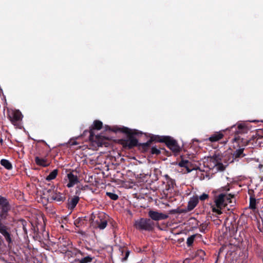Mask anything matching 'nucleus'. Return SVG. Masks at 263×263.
I'll list each match as a JSON object with an SVG mask.
<instances>
[{
  "instance_id": "nucleus-19",
  "label": "nucleus",
  "mask_w": 263,
  "mask_h": 263,
  "mask_svg": "<svg viewBox=\"0 0 263 263\" xmlns=\"http://www.w3.org/2000/svg\"><path fill=\"white\" fill-rule=\"evenodd\" d=\"M198 202V200L197 198L191 199L188 202V209L189 210H193L197 205Z\"/></svg>"
},
{
  "instance_id": "nucleus-1",
  "label": "nucleus",
  "mask_w": 263,
  "mask_h": 263,
  "mask_svg": "<svg viewBox=\"0 0 263 263\" xmlns=\"http://www.w3.org/2000/svg\"><path fill=\"white\" fill-rule=\"evenodd\" d=\"M214 204L212 205V211L218 215L222 214L221 210L226 208L228 210L235 204V199L230 194H220L216 196L214 199Z\"/></svg>"
},
{
  "instance_id": "nucleus-17",
  "label": "nucleus",
  "mask_w": 263,
  "mask_h": 263,
  "mask_svg": "<svg viewBox=\"0 0 263 263\" xmlns=\"http://www.w3.org/2000/svg\"><path fill=\"white\" fill-rule=\"evenodd\" d=\"M10 206H11L7 199L0 195V209Z\"/></svg>"
},
{
  "instance_id": "nucleus-22",
  "label": "nucleus",
  "mask_w": 263,
  "mask_h": 263,
  "mask_svg": "<svg viewBox=\"0 0 263 263\" xmlns=\"http://www.w3.org/2000/svg\"><path fill=\"white\" fill-rule=\"evenodd\" d=\"M92 260V257L88 255L85 257H84L81 259H79L78 261L79 263H89Z\"/></svg>"
},
{
  "instance_id": "nucleus-29",
  "label": "nucleus",
  "mask_w": 263,
  "mask_h": 263,
  "mask_svg": "<svg viewBox=\"0 0 263 263\" xmlns=\"http://www.w3.org/2000/svg\"><path fill=\"white\" fill-rule=\"evenodd\" d=\"M209 196L207 194L203 193L199 197V199L201 200H204L208 198Z\"/></svg>"
},
{
  "instance_id": "nucleus-8",
  "label": "nucleus",
  "mask_w": 263,
  "mask_h": 263,
  "mask_svg": "<svg viewBox=\"0 0 263 263\" xmlns=\"http://www.w3.org/2000/svg\"><path fill=\"white\" fill-rule=\"evenodd\" d=\"M67 177L69 182L66 185L69 188L73 186L79 182V179L77 176L74 175L72 172L67 174Z\"/></svg>"
},
{
  "instance_id": "nucleus-18",
  "label": "nucleus",
  "mask_w": 263,
  "mask_h": 263,
  "mask_svg": "<svg viewBox=\"0 0 263 263\" xmlns=\"http://www.w3.org/2000/svg\"><path fill=\"white\" fill-rule=\"evenodd\" d=\"M190 164V162L186 160H182L180 162L178 163V165L180 167H184L186 168L187 173L191 172L193 169H190L189 168V165Z\"/></svg>"
},
{
  "instance_id": "nucleus-32",
  "label": "nucleus",
  "mask_w": 263,
  "mask_h": 263,
  "mask_svg": "<svg viewBox=\"0 0 263 263\" xmlns=\"http://www.w3.org/2000/svg\"><path fill=\"white\" fill-rule=\"evenodd\" d=\"M125 133H128V134H133V132H132V130L131 129H129L128 128H126L124 131Z\"/></svg>"
},
{
  "instance_id": "nucleus-9",
  "label": "nucleus",
  "mask_w": 263,
  "mask_h": 263,
  "mask_svg": "<svg viewBox=\"0 0 263 263\" xmlns=\"http://www.w3.org/2000/svg\"><path fill=\"white\" fill-rule=\"evenodd\" d=\"M212 160L214 164L213 168L217 171H222L224 170L226 165L219 161L218 157L216 156L215 158H213Z\"/></svg>"
},
{
  "instance_id": "nucleus-33",
  "label": "nucleus",
  "mask_w": 263,
  "mask_h": 263,
  "mask_svg": "<svg viewBox=\"0 0 263 263\" xmlns=\"http://www.w3.org/2000/svg\"><path fill=\"white\" fill-rule=\"evenodd\" d=\"M263 167V165L262 164H259V166H258V168L261 170V168H262Z\"/></svg>"
},
{
  "instance_id": "nucleus-21",
  "label": "nucleus",
  "mask_w": 263,
  "mask_h": 263,
  "mask_svg": "<svg viewBox=\"0 0 263 263\" xmlns=\"http://www.w3.org/2000/svg\"><path fill=\"white\" fill-rule=\"evenodd\" d=\"M58 175V170L55 169L53 170L50 174L46 177V179L47 181H50L55 178Z\"/></svg>"
},
{
  "instance_id": "nucleus-2",
  "label": "nucleus",
  "mask_w": 263,
  "mask_h": 263,
  "mask_svg": "<svg viewBox=\"0 0 263 263\" xmlns=\"http://www.w3.org/2000/svg\"><path fill=\"white\" fill-rule=\"evenodd\" d=\"M104 214L103 213H99L96 215L92 214L90 217V220H92V224L96 227L103 230L107 226V221L104 217Z\"/></svg>"
},
{
  "instance_id": "nucleus-10",
  "label": "nucleus",
  "mask_w": 263,
  "mask_h": 263,
  "mask_svg": "<svg viewBox=\"0 0 263 263\" xmlns=\"http://www.w3.org/2000/svg\"><path fill=\"white\" fill-rule=\"evenodd\" d=\"M102 122L96 120L93 122V123L92 124V128L90 129V138L92 140L94 139V134H93V130L97 129L99 130L102 127Z\"/></svg>"
},
{
  "instance_id": "nucleus-25",
  "label": "nucleus",
  "mask_w": 263,
  "mask_h": 263,
  "mask_svg": "<svg viewBox=\"0 0 263 263\" xmlns=\"http://www.w3.org/2000/svg\"><path fill=\"white\" fill-rule=\"evenodd\" d=\"M250 208L255 209L256 208V200L255 198H250Z\"/></svg>"
},
{
  "instance_id": "nucleus-11",
  "label": "nucleus",
  "mask_w": 263,
  "mask_h": 263,
  "mask_svg": "<svg viewBox=\"0 0 263 263\" xmlns=\"http://www.w3.org/2000/svg\"><path fill=\"white\" fill-rule=\"evenodd\" d=\"M79 201V197L77 196H74L70 199L68 201V208L72 210L73 209Z\"/></svg>"
},
{
  "instance_id": "nucleus-34",
  "label": "nucleus",
  "mask_w": 263,
  "mask_h": 263,
  "mask_svg": "<svg viewBox=\"0 0 263 263\" xmlns=\"http://www.w3.org/2000/svg\"><path fill=\"white\" fill-rule=\"evenodd\" d=\"M77 143L76 142L72 143V145H77Z\"/></svg>"
},
{
  "instance_id": "nucleus-7",
  "label": "nucleus",
  "mask_w": 263,
  "mask_h": 263,
  "mask_svg": "<svg viewBox=\"0 0 263 263\" xmlns=\"http://www.w3.org/2000/svg\"><path fill=\"white\" fill-rule=\"evenodd\" d=\"M148 216L153 220L159 221L167 218L168 215L157 211L150 210L148 213Z\"/></svg>"
},
{
  "instance_id": "nucleus-14",
  "label": "nucleus",
  "mask_w": 263,
  "mask_h": 263,
  "mask_svg": "<svg viewBox=\"0 0 263 263\" xmlns=\"http://www.w3.org/2000/svg\"><path fill=\"white\" fill-rule=\"evenodd\" d=\"M125 144L126 145L128 146V147L132 148L137 145L138 140H137L136 138L132 136L126 141Z\"/></svg>"
},
{
  "instance_id": "nucleus-30",
  "label": "nucleus",
  "mask_w": 263,
  "mask_h": 263,
  "mask_svg": "<svg viewBox=\"0 0 263 263\" xmlns=\"http://www.w3.org/2000/svg\"><path fill=\"white\" fill-rule=\"evenodd\" d=\"M240 140V138L239 137H235L233 139V142L234 143V142H238Z\"/></svg>"
},
{
  "instance_id": "nucleus-5",
  "label": "nucleus",
  "mask_w": 263,
  "mask_h": 263,
  "mask_svg": "<svg viewBox=\"0 0 263 263\" xmlns=\"http://www.w3.org/2000/svg\"><path fill=\"white\" fill-rule=\"evenodd\" d=\"M45 192L46 193H44V194H46L47 195L48 199L54 200L57 202H62L66 199L65 195L60 193L54 188L46 190Z\"/></svg>"
},
{
  "instance_id": "nucleus-20",
  "label": "nucleus",
  "mask_w": 263,
  "mask_h": 263,
  "mask_svg": "<svg viewBox=\"0 0 263 263\" xmlns=\"http://www.w3.org/2000/svg\"><path fill=\"white\" fill-rule=\"evenodd\" d=\"M0 163L2 166H3L7 170H11L12 168V165L11 162L7 159H2L1 160Z\"/></svg>"
},
{
  "instance_id": "nucleus-16",
  "label": "nucleus",
  "mask_w": 263,
  "mask_h": 263,
  "mask_svg": "<svg viewBox=\"0 0 263 263\" xmlns=\"http://www.w3.org/2000/svg\"><path fill=\"white\" fill-rule=\"evenodd\" d=\"M11 206L1 209L0 211V218L2 220L6 219L7 216H8V212L10 210Z\"/></svg>"
},
{
  "instance_id": "nucleus-23",
  "label": "nucleus",
  "mask_w": 263,
  "mask_h": 263,
  "mask_svg": "<svg viewBox=\"0 0 263 263\" xmlns=\"http://www.w3.org/2000/svg\"><path fill=\"white\" fill-rule=\"evenodd\" d=\"M72 253V255H74L76 257H79L80 256H83L84 255L83 253H82L80 250L77 249L73 250Z\"/></svg>"
},
{
  "instance_id": "nucleus-15",
  "label": "nucleus",
  "mask_w": 263,
  "mask_h": 263,
  "mask_svg": "<svg viewBox=\"0 0 263 263\" xmlns=\"http://www.w3.org/2000/svg\"><path fill=\"white\" fill-rule=\"evenodd\" d=\"M223 136L221 132H216L209 137V140L211 142H216L222 139Z\"/></svg>"
},
{
  "instance_id": "nucleus-3",
  "label": "nucleus",
  "mask_w": 263,
  "mask_h": 263,
  "mask_svg": "<svg viewBox=\"0 0 263 263\" xmlns=\"http://www.w3.org/2000/svg\"><path fill=\"white\" fill-rule=\"evenodd\" d=\"M158 141L165 142L167 146L175 154L178 153L181 149L177 141L171 137L163 136Z\"/></svg>"
},
{
  "instance_id": "nucleus-4",
  "label": "nucleus",
  "mask_w": 263,
  "mask_h": 263,
  "mask_svg": "<svg viewBox=\"0 0 263 263\" xmlns=\"http://www.w3.org/2000/svg\"><path fill=\"white\" fill-rule=\"evenodd\" d=\"M135 226L139 230L150 231L153 228L154 222L150 219L141 218L135 221Z\"/></svg>"
},
{
  "instance_id": "nucleus-6",
  "label": "nucleus",
  "mask_w": 263,
  "mask_h": 263,
  "mask_svg": "<svg viewBox=\"0 0 263 263\" xmlns=\"http://www.w3.org/2000/svg\"><path fill=\"white\" fill-rule=\"evenodd\" d=\"M8 117L14 126H17L19 121L22 119V115L19 110H11L9 111Z\"/></svg>"
},
{
  "instance_id": "nucleus-26",
  "label": "nucleus",
  "mask_w": 263,
  "mask_h": 263,
  "mask_svg": "<svg viewBox=\"0 0 263 263\" xmlns=\"http://www.w3.org/2000/svg\"><path fill=\"white\" fill-rule=\"evenodd\" d=\"M151 152L153 154H160V151L156 147L153 146L151 148Z\"/></svg>"
},
{
  "instance_id": "nucleus-24",
  "label": "nucleus",
  "mask_w": 263,
  "mask_h": 263,
  "mask_svg": "<svg viewBox=\"0 0 263 263\" xmlns=\"http://www.w3.org/2000/svg\"><path fill=\"white\" fill-rule=\"evenodd\" d=\"M106 194L107 196H108L110 199L114 200H116L118 198V196L115 193L111 192H106Z\"/></svg>"
},
{
  "instance_id": "nucleus-12",
  "label": "nucleus",
  "mask_w": 263,
  "mask_h": 263,
  "mask_svg": "<svg viewBox=\"0 0 263 263\" xmlns=\"http://www.w3.org/2000/svg\"><path fill=\"white\" fill-rule=\"evenodd\" d=\"M243 151L244 148H240L236 149L233 154V159L231 161V162H233L234 160L238 158L245 156L246 155L243 153Z\"/></svg>"
},
{
  "instance_id": "nucleus-13",
  "label": "nucleus",
  "mask_w": 263,
  "mask_h": 263,
  "mask_svg": "<svg viewBox=\"0 0 263 263\" xmlns=\"http://www.w3.org/2000/svg\"><path fill=\"white\" fill-rule=\"evenodd\" d=\"M35 161L36 164L43 167L47 166L49 164V162L47 161L46 159L41 158L39 157H36L35 158Z\"/></svg>"
},
{
  "instance_id": "nucleus-31",
  "label": "nucleus",
  "mask_w": 263,
  "mask_h": 263,
  "mask_svg": "<svg viewBox=\"0 0 263 263\" xmlns=\"http://www.w3.org/2000/svg\"><path fill=\"white\" fill-rule=\"evenodd\" d=\"M128 255H129V251H126L125 256L123 259V260H124V261L126 260L127 259V258H128Z\"/></svg>"
},
{
  "instance_id": "nucleus-27",
  "label": "nucleus",
  "mask_w": 263,
  "mask_h": 263,
  "mask_svg": "<svg viewBox=\"0 0 263 263\" xmlns=\"http://www.w3.org/2000/svg\"><path fill=\"white\" fill-rule=\"evenodd\" d=\"M238 132L239 133H242V132H244L245 130H246V128L245 127V126L242 125V124H239L238 125Z\"/></svg>"
},
{
  "instance_id": "nucleus-28",
  "label": "nucleus",
  "mask_w": 263,
  "mask_h": 263,
  "mask_svg": "<svg viewBox=\"0 0 263 263\" xmlns=\"http://www.w3.org/2000/svg\"><path fill=\"white\" fill-rule=\"evenodd\" d=\"M194 236H192L190 237H189L187 239V244L188 246H190L192 244V243L193 242V241H194Z\"/></svg>"
}]
</instances>
